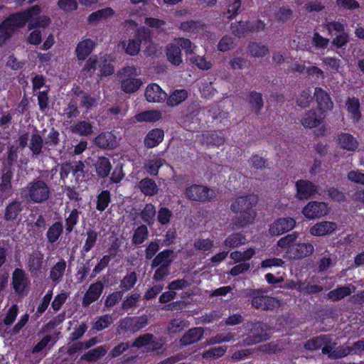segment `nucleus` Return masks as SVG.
Masks as SVG:
<instances>
[{"instance_id": "1", "label": "nucleus", "mask_w": 364, "mask_h": 364, "mask_svg": "<svg viewBox=\"0 0 364 364\" xmlns=\"http://www.w3.org/2000/svg\"><path fill=\"white\" fill-rule=\"evenodd\" d=\"M257 201V196L252 194L235 198L230 205V210L236 213L232 220V225L237 228H242L253 223L257 215L254 207Z\"/></svg>"}, {"instance_id": "2", "label": "nucleus", "mask_w": 364, "mask_h": 364, "mask_svg": "<svg viewBox=\"0 0 364 364\" xmlns=\"http://www.w3.org/2000/svg\"><path fill=\"white\" fill-rule=\"evenodd\" d=\"M304 348L310 351L316 350L321 348L323 355H327L330 359H339L344 358L347 349L338 348L337 343L333 341L331 335L324 334L313 337L308 340L304 345Z\"/></svg>"}, {"instance_id": "3", "label": "nucleus", "mask_w": 364, "mask_h": 364, "mask_svg": "<svg viewBox=\"0 0 364 364\" xmlns=\"http://www.w3.org/2000/svg\"><path fill=\"white\" fill-rule=\"evenodd\" d=\"M51 196V188L43 179L36 178L21 190V198L27 203L41 204Z\"/></svg>"}, {"instance_id": "4", "label": "nucleus", "mask_w": 364, "mask_h": 364, "mask_svg": "<svg viewBox=\"0 0 364 364\" xmlns=\"http://www.w3.org/2000/svg\"><path fill=\"white\" fill-rule=\"evenodd\" d=\"M41 11V7L36 5L23 12L11 15L0 25V38L4 41L9 38L15 30L23 27L29 18L38 15Z\"/></svg>"}, {"instance_id": "5", "label": "nucleus", "mask_w": 364, "mask_h": 364, "mask_svg": "<svg viewBox=\"0 0 364 364\" xmlns=\"http://www.w3.org/2000/svg\"><path fill=\"white\" fill-rule=\"evenodd\" d=\"M139 74V70L133 65L124 67L119 71L121 87L124 92L133 93L141 87L143 82L141 79L136 77Z\"/></svg>"}, {"instance_id": "6", "label": "nucleus", "mask_w": 364, "mask_h": 364, "mask_svg": "<svg viewBox=\"0 0 364 364\" xmlns=\"http://www.w3.org/2000/svg\"><path fill=\"white\" fill-rule=\"evenodd\" d=\"M149 324L146 315L140 316H127L120 319L117 323V331L119 334L134 333Z\"/></svg>"}, {"instance_id": "7", "label": "nucleus", "mask_w": 364, "mask_h": 364, "mask_svg": "<svg viewBox=\"0 0 364 364\" xmlns=\"http://www.w3.org/2000/svg\"><path fill=\"white\" fill-rule=\"evenodd\" d=\"M185 195L189 200L200 203L210 201L216 196L214 190L198 184H193L186 188Z\"/></svg>"}, {"instance_id": "8", "label": "nucleus", "mask_w": 364, "mask_h": 364, "mask_svg": "<svg viewBox=\"0 0 364 364\" xmlns=\"http://www.w3.org/2000/svg\"><path fill=\"white\" fill-rule=\"evenodd\" d=\"M252 306L262 311H272L280 306V301L269 296L261 290H255L252 294Z\"/></svg>"}, {"instance_id": "9", "label": "nucleus", "mask_w": 364, "mask_h": 364, "mask_svg": "<svg viewBox=\"0 0 364 364\" xmlns=\"http://www.w3.org/2000/svg\"><path fill=\"white\" fill-rule=\"evenodd\" d=\"M12 287L14 292L18 296H25L28 294L30 280L26 272L20 268H16L12 273Z\"/></svg>"}, {"instance_id": "10", "label": "nucleus", "mask_w": 364, "mask_h": 364, "mask_svg": "<svg viewBox=\"0 0 364 364\" xmlns=\"http://www.w3.org/2000/svg\"><path fill=\"white\" fill-rule=\"evenodd\" d=\"M247 328L251 331L252 336L247 338V343L252 345L269 338V336L266 333L268 326L263 322H247Z\"/></svg>"}, {"instance_id": "11", "label": "nucleus", "mask_w": 364, "mask_h": 364, "mask_svg": "<svg viewBox=\"0 0 364 364\" xmlns=\"http://www.w3.org/2000/svg\"><path fill=\"white\" fill-rule=\"evenodd\" d=\"M257 24V26L255 27V24L251 21H236L231 23L230 30L233 35L241 38L245 36L247 33L262 29L264 26L261 21H258Z\"/></svg>"}, {"instance_id": "12", "label": "nucleus", "mask_w": 364, "mask_h": 364, "mask_svg": "<svg viewBox=\"0 0 364 364\" xmlns=\"http://www.w3.org/2000/svg\"><path fill=\"white\" fill-rule=\"evenodd\" d=\"M328 213L326 203L318 201L309 202L302 210V213L309 219L318 218Z\"/></svg>"}, {"instance_id": "13", "label": "nucleus", "mask_w": 364, "mask_h": 364, "mask_svg": "<svg viewBox=\"0 0 364 364\" xmlns=\"http://www.w3.org/2000/svg\"><path fill=\"white\" fill-rule=\"evenodd\" d=\"M296 225V220L290 217L280 218L276 220L269 227V232L272 235H280L291 230Z\"/></svg>"}, {"instance_id": "14", "label": "nucleus", "mask_w": 364, "mask_h": 364, "mask_svg": "<svg viewBox=\"0 0 364 364\" xmlns=\"http://www.w3.org/2000/svg\"><path fill=\"white\" fill-rule=\"evenodd\" d=\"M103 290L104 284L101 281H97L90 284L87 291L83 296L82 306L87 308L92 303L96 301L102 295Z\"/></svg>"}, {"instance_id": "15", "label": "nucleus", "mask_w": 364, "mask_h": 364, "mask_svg": "<svg viewBox=\"0 0 364 364\" xmlns=\"http://www.w3.org/2000/svg\"><path fill=\"white\" fill-rule=\"evenodd\" d=\"M296 196L299 200L308 199L318 192V187L308 180H299L296 182Z\"/></svg>"}, {"instance_id": "16", "label": "nucleus", "mask_w": 364, "mask_h": 364, "mask_svg": "<svg viewBox=\"0 0 364 364\" xmlns=\"http://www.w3.org/2000/svg\"><path fill=\"white\" fill-rule=\"evenodd\" d=\"M28 148L31 151L32 155L36 157L48 155V154H46V148L45 146L43 136L37 130H35L31 134L29 139Z\"/></svg>"}, {"instance_id": "17", "label": "nucleus", "mask_w": 364, "mask_h": 364, "mask_svg": "<svg viewBox=\"0 0 364 364\" xmlns=\"http://www.w3.org/2000/svg\"><path fill=\"white\" fill-rule=\"evenodd\" d=\"M43 264V254L35 250L28 255L26 259L27 268L32 276H38L41 272Z\"/></svg>"}, {"instance_id": "18", "label": "nucleus", "mask_w": 364, "mask_h": 364, "mask_svg": "<svg viewBox=\"0 0 364 364\" xmlns=\"http://www.w3.org/2000/svg\"><path fill=\"white\" fill-rule=\"evenodd\" d=\"M314 251V247L311 243L297 242L296 245L291 247V250H288V253L291 258L299 259L311 255Z\"/></svg>"}, {"instance_id": "19", "label": "nucleus", "mask_w": 364, "mask_h": 364, "mask_svg": "<svg viewBox=\"0 0 364 364\" xmlns=\"http://www.w3.org/2000/svg\"><path fill=\"white\" fill-rule=\"evenodd\" d=\"M73 95L77 102H79L80 107H84L86 110L91 109L97 104V99L92 96L90 94L76 87L73 90Z\"/></svg>"}, {"instance_id": "20", "label": "nucleus", "mask_w": 364, "mask_h": 364, "mask_svg": "<svg viewBox=\"0 0 364 364\" xmlns=\"http://www.w3.org/2000/svg\"><path fill=\"white\" fill-rule=\"evenodd\" d=\"M314 97L317 102L318 109L322 112L326 110H331L333 109V102H332L329 95L322 88H315Z\"/></svg>"}, {"instance_id": "21", "label": "nucleus", "mask_w": 364, "mask_h": 364, "mask_svg": "<svg viewBox=\"0 0 364 364\" xmlns=\"http://www.w3.org/2000/svg\"><path fill=\"white\" fill-rule=\"evenodd\" d=\"M337 228L336 223L330 221H322L313 225L309 232L314 236H324L333 233Z\"/></svg>"}, {"instance_id": "22", "label": "nucleus", "mask_w": 364, "mask_h": 364, "mask_svg": "<svg viewBox=\"0 0 364 364\" xmlns=\"http://www.w3.org/2000/svg\"><path fill=\"white\" fill-rule=\"evenodd\" d=\"M324 117L318 115L315 110L306 112L300 119V122L305 128L312 129L318 127L323 121Z\"/></svg>"}, {"instance_id": "23", "label": "nucleus", "mask_w": 364, "mask_h": 364, "mask_svg": "<svg viewBox=\"0 0 364 364\" xmlns=\"http://www.w3.org/2000/svg\"><path fill=\"white\" fill-rule=\"evenodd\" d=\"M23 210L22 202L15 199L11 201L4 210V218L7 222L16 220Z\"/></svg>"}, {"instance_id": "24", "label": "nucleus", "mask_w": 364, "mask_h": 364, "mask_svg": "<svg viewBox=\"0 0 364 364\" xmlns=\"http://www.w3.org/2000/svg\"><path fill=\"white\" fill-rule=\"evenodd\" d=\"M95 127L92 124L87 120H81L74 123L70 127L72 133L78 134L82 136H88L94 134Z\"/></svg>"}, {"instance_id": "25", "label": "nucleus", "mask_w": 364, "mask_h": 364, "mask_svg": "<svg viewBox=\"0 0 364 364\" xmlns=\"http://www.w3.org/2000/svg\"><path fill=\"white\" fill-rule=\"evenodd\" d=\"M174 257V252L171 250H164L155 256L151 261V267L154 269L161 266H171Z\"/></svg>"}, {"instance_id": "26", "label": "nucleus", "mask_w": 364, "mask_h": 364, "mask_svg": "<svg viewBox=\"0 0 364 364\" xmlns=\"http://www.w3.org/2000/svg\"><path fill=\"white\" fill-rule=\"evenodd\" d=\"M95 144L102 149H112L117 146L116 137L112 132H102L95 139Z\"/></svg>"}, {"instance_id": "27", "label": "nucleus", "mask_w": 364, "mask_h": 364, "mask_svg": "<svg viewBox=\"0 0 364 364\" xmlns=\"http://www.w3.org/2000/svg\"><path fill=\"white\" fill-rule=\"evenodd\" d=\"M346 108L350 115V118L354 123L358 122L362 114L360 109V101L358 98L353 97H348L346 102Z\"/></svg>"}, {"instance_id": "28", "label": "nucleus", "mask_w": 364, "mask_h": 364, "mask_svg": "<svg viewBox=\"0 0 364 364\" xmlns=\"http://www.w3.org/2000/svg\"><path fill=\"white\" fill-rule=\"evenodd\" d=\"M204 333L201 327H196L189 329L180 339L181 346H188L200 341Z\"/></svg>"}, {"instance_id": "29", "label": "nucleus", "mask_w": 364, "mask_h": 364, "mask_svg": "<svg viewBox=\"0 0 364 364\" xmlns=\"http://www.w3.org/2000/svg\"><path fill=\"white\" fill-rule=\"evenodd\" d=\"M145 97L149 102H159L166 97V94L157 84L148 85L145 90Z\"/></svg>"}, {"instance_id": "30", "label": "nucleus", "mask_w": 364, "mask_h": 364, "mask_svg": "<svg viewBox=\"0 0 364 364\" xmlns=\"http://www.w3.org/2000/svg\"><path fill=\"white\" fill-rule=\"evenodd\" d=\"M337 141L339 146L349 151H354L358 147V141L348 133H341L338 135Z\"/></svg>"}, {"instance_id": "31", "label": "nucleus", "mask_w": 364, "mask_h": 364, "mask_svg": "<svg viewBox=\"0 0 364 364\" xmlns=\"http://www.w3.org/2000/svg\"><path fill=\"white\" fill-rule=\"evenodd\" d=\"M67 267L64 259H60L56 262L50 270L49 278L54 284L60 283L64 276Z\"/></svg>"}, {"instance_id": "32", "label": "nucleus", "mask_w": 364, "mask_h": 364, "mask_svg": "<svg viewBox=\"0 0 364 364\" xmlns=\"http://www.w3.org/2000/svg\"><path fill=\"white\" fill-rule=\"evenodd\" d=\"M247 102L250 106L251 111L259 115L264 107L262 95L256 91H252L247 95Z\"/></svg>"}, {"instance_id": "33", "label": "nucleus", "mask_w": 364, "mask_h": 364, "mask_svg": "<svg viewBox=\"0 0 364 364\" xmlns=\"http://www.w3.org/2000/svg\"><path fill=\"white\" fill-rule=\"evenodd\" d=\"M166 51L167 59L171 64L178 66L182 63L181 48L176 43L168 44Z\"/></svg>"}, {"instance_id": "34", "label": "nucleus", "mask_w": 364, "mask_h": 364, "mask_svg": "<svg viewBox=\"0 0 364 364\" xmlns=\"http://www.w3.org/2000/svg\"><path fill=\"white\" fill-rule=\"evenodd\" d=\"M164 131L155 129L150 131L144 139V145L147 148H154L159 145L164 139Z\"/></svg>"}, {"instance_id": "35", "label": "nucleus", "mask_w": 364, "mask_h": 364, "mask_svg": "<svg viewBox=\"0 0 364 364\" xmlns=\"http://www.w3.org/2000/svg\"><path fill=\"white\" fill-rule=\"evenodd\" d=\"M107 350L108 348L106 346H98L82 355L80 360L88 362H96L102 358L107 353Z\"/></svg>"}, {"instance_id": "36", "label": "nucleus", "mask_w": 364, "mask_h": 364, "mask_svg": "<svg viewBox=\"0 0 364 364\" xmlns=\"http://www.w3.org/2000/svg\"><path fill=\"white\" fill-rule=\"evenodd\" d=\"M94 46L95 44L90 39H86L80 42L75 50L77 58L80 60H84L91 53Z\"/></svg>"}, {"instance_id": "37", "label": "nucleus", "mask_w": 364, "mask_h": 364, "mask_svg": "<svg viewBox=\"0 0 364 364\" xmlns=\"http://www.w3.org/2000/svg\"><path fill=\"white\" fill-rule=\"evenodd\" d=\"M94 165L96 173L100 178L107 177L112 169V165L109 159L104 156L99 157Z\"/></svg>"}, {"instance_id": "38", "label": "nucleus", "mask_w": 364, "mask_h": 364, "mask_svg": "<svg viewBox=\"0 0 364 364\" xmlns=\"http://www.w3.org/2000/svg\"><path fill=\"white\" fill-rule=\"evenodd\" d=\"M60 133L53 127L50 128L47 136L43 139L46 154H50V151L60 144Z\"/></svg>"}, {"instance_id": "39", "label": "nucleus", "mask_w": 364, "mask_h": 364, "mask_svg": "<svg viewBox=\"0 0 364 364\" xmlns=\"http://www.w3.org/2000/svg\"><path fill=\"white\" fill-rule=\"evenodd\" d=\"M203 144L219 146L224 144L225 137L222 132H211L202 134Z\"/></svg>"}, {"instance_id": "40", "label": "nucleus", "mask_w": 364, "mask_h": 364, "mask_svg": "<svg viewBox=\"0 0 364 364\" xmlns=\"http://www.w3.org/2000/svg\"><path fill=\"white\" fill-rule=\"evenodd\" d=\"M140 191L147 196H152L157 193L158 186L153 179L145 178L140 181L138 184Z\"/></svg>"}, {"instance_id": "41", "label": "nucleus", "mask_w": 364, "mask_h": 364, "mask_svg": "<svg viewBox=\"0 0 364 364\" xmlns=\"http://www.w3.org/2000/svg\"><path fill=\"white\" fill-rule=\"evenodd\" d=\"M156 214L155 206L152 203H146L140 213V217L146 224L151 227L155 223Z\"/></svg>"}, {"instance_id": "42", "label": "nucleus", "mask_w": 364, "mask_h": 364, "mask_svg": "<svg viewBox=\"0 0 364 364\" xmlns=\"http://www.w3.org/2000/svg\"><path fill=\"white\" fill-rule=\"evenodd\" d=\"M18 308L16 304L12 305L9 309L8 310L4 318L3 319L2 322L0 323V332L1 334L4 336L6 333H5V329L3 328V325L5 326H11L14 321L16 320V318L18 314ZM7 331V328H6Z\"/></svg>"}, {"instance_id": "43", "label": "nucleus", "mask_w": 364, "mask_h": 364, "mask_svg": "<svg viewBox=\"0 0 364 364\" xmlns=\"http://www.w3.org/2000/svg\"><path fill=\"white\" fill-rule=\"evenodd\" d=\"M63 226L61 222L54 223L48 230L46 237L48 242L53 244L57 242L62 235Z\"/></svg>"}, {"instance_id": "44", "label": "nucleus", "mask_w": 364, "mask_h": 364, "mask_svg": "<svg viewBox=\"0 0 364 364\" xmlns=\"http://www.w3.org/2000/svg\"><path fill=\"white\" fill-rule=\"evenodd\" d=\"M351 287L355 289L354 286L341 287L328 292L327 296L333 301H338L349 296L352 293Z\"/></svg>"}, {"instance_id": "45", "label": "nucleus", "mask_w": 364, "mask_h": 364, "mask_svg": "<svg viewBox=\"0 0 364 364\" xmlns=\"http://www.w3.org/2000/svg\"><path fill=\"white\" fill-rule=\"evenodd\" d=\"M247 242L245 235L241 233H232L224 241V245L230 248H235Z\"/></svg>"}, {"instance_id": "46", "label": "nucleus", "mask_w": 364, "mask_h": 364, "mask_svg": "<svg viewBox=\"0 0 364 364\" xmlns=\"http://www.w3.org/2000/svg\"><path fill=\"white\" fill-rule=\"evenodd\" d=\"M98 238V232L93 229L86 231V240L82 247V253L89 252L95 245Z\"/></svg>"}, {"instance_id": "47", "label": "nucleus", "mask_w": 364, "mask_h": 364, "mask_svg": "<svg viewBox=\"0 0 364 364\" xmlns=\"http://www.w3.org/2000/svg\"><path fill=\"white\" fill-rule=\"evenodd\" d=\"M188 97L186 90H176L167 99L166 104L169 107H175L183 102Z\"/></svg>"}, {"instance_id": "48", "label": "nucleus", "mask_w": 364, "mask_h": 364, "mask_svg": "<svg viewBox=\"0 0 364 364\" xmlns=\"http://www.w3.org/2000/svg\"><path fill=\"white\" fill-rule=\"evenodd\" d=\"M36 15H33L28 20V28L29 30L35 29L37 28H46L48 27L50 23V18L47 16H41L35 18Z\"/></svg>"}, {"instance_id": "49", "label": "nucleus", "mask_w": 364, "mask_h": 364, "mask_svg": "<svg viewBox=\"0 0 364 364\" xmlns=\"http://www.w3.org/2000/svg\"><path fill=\"white\" fill-rule=\"evenodd\" d=\"M149 237V230L145 225H139L134 230L132 235V243L136 245L142 244Z\"/></svg>"}, {"instance_id": "50", "label": "nucleus", "mask_w": 364, "mask_h": 364, "mask_svg": "<svg viewBox=\"0 0 364 364\" xmlns=\"http://www.w3.org/2000/svg\"><path fill=\"white\" fill-rule=\"evenodd\" d=\"M137 122H154L161 118V113L156 110L142 112L135 116Z\"/></svg>"}, {"instance_id": "51", "label": "nucleus", "mask_w": 364, "mask_h": 364, "mask_svg": "<svg viewBox=\"0 0 364 364\" xmlns=\"http://www.w3.org/2000/svg\"><path fill=\"white\" fill-rule=\"evenodd\" d=\"M82 212L76 208L73 209L68 215L65 218V230L67 233H70L75 226L77 224L80 215Z\"/></svg>"}, {"instance_id": "52", "label": "nucleus", "mask_w": 364, "mask_h": 364, "mask_svg": "<svg viewBox=\"0 0 364 364\" xmlns=\"http://www.w3.org/2000/svg\"><path fill=\"white\" fill-rule=\"evenodd\" d=\"M248 50L252 56L255 58H262L269 53L267 46L257 42H252L248 46Z\"/></svg>"}, {"instance_id": "53", "label": "nucleus", "mask_w": 364, "mask_h": 364, "mask_svg": "<svg viewBox=\"0 0 364 364\" xmlns=\"http://www.w3.org/2000/svg\"><path fill=\"white\" fill-rule=\"evenodd\" d=\"M179 28L185 32L197 33L203 30V25L200 21L190 20L181 23Z\"/></svg>"}, {"instance_id": "54", "label": "nucleus", "mask_w": 364, "mask_h": 364, "mask_svg": "<svg viewBox=\"0 0 364 364\" xmlns=\"http://www.w3.org/2000/svg\"><path fill=\"white\" fill-rule=\"evenodd\" d=\"M175 43L181 47L188 57L194 55L196 46L190 39L185 38H177L174 39Z\"/></svg>"}, {"instance_id": "55", "label": "nucleus", "mask_w": 364, "mask_h": 364, "mask_svg": "<svg viewBox=\"0 0 364 364\" xmlns=\"http://www.w3.org/2000/svg\"><path fill=\"white\" fill-rule=\"evenodd\" d=\"M111 202V193L108 190L102 191L97 197L96 209L104 211Z\"/></svg>"}, {"instance_id": "56", "label": "nucleus", "mask_w": 364, "mask_h": 364, "mask_svg": "<svg viewBox=\"0 0 364 364\" xmlns=\"http://www.w3.org/2000/svg\"><path fill=\"white\" fill-rule=\"evenodd\" d=\"M164 163L165 160L160 158L148 160L144 164V168L151 175L156 176L158 174L159 169L164 165Z\"/></svg>"}, {"instance_id": "57", "label": "nucleus", "mask_w": 364, "mask_h": 364, "mask_svg": "<svg viewBox=\"0 0 364 364\" xmlns=\"http://www.w3.org/2000/svg\"><path fill=\"white\" fill-rule=\"evenodd\" d=\"M140 39H129L122 43L126 53L130 55H135L139 53L141 46Z\"/></svg>"}, {"instance_id": "58", "label": "nucleus", "mask_w": 364, "mask_h": 364, "mask_svg": "<svg viewBox=\"0 0 364 364\" xmlns=\"http://www.w3.org/2000/svg\"><path fill=\"white\" fill-rule=\"evenodd\" d=\"M137 279V274L135 272L127 273L121 280L120 288L124 291L130 290L136 284Z\"/></svg>"}, {"instance_id": "59", "label": "nucleus", "mask_w": 364, "mask_h": 364, "mask_svg": "<svg viewBox=\"0 0 364 364\" xmlns=\"http://www.w3.org/2000/svg\"><path fill=\"white\" fill-rule=\"evenodd\" d=\"M113 14V10L109 7L100 9L92 13L88 17V21L90 23H96L109 16H112Z\"/></svg>"}, {"instance_id": "60", "label": "nucleus", "mask_w": 364, "mask_h": 364, "mask_svg": "<svg viewBox=\"0 0 364 364\" xmlns=\"http://www.w3.org/2000/svg\"><path fill=\"white\" fill-rule=\"evenodd\" d=\"M227 347L218 346L204 351L202 357L204 359L215 360L222 357L226 352Z\"/></svg>"}, {"instance_id": "61", "label": "nucleus", "mask_w": 364, "mask_h": 364, "mask_svg": "<svg viewBox=\"0 0 364 364\" xmlns=\"http://www.w3.org/2000/svg\"><path fill=\"white\" fill-rule=\"evenodd\" d=\"M298 233L293 232L291 234H289L285 237H282L278 242L277 245L281 248H288L289 250H291V247L296 245L297 244V238Z\"/></svg>"}, {"instance_id": "62", "label": "nucleus", "mask_w": 364, "mask_h": 364, "mask_svg": "<svg viewBox=\"0 0 364 364\" xmlns=\"http://www.w3.org/2000/svg\"><path fill=\"white\" fill-rule=\"evenodd\" d=\"M323 289V287L312 284L311 283H306L304 282H299L298 290L300 292L306 294H316L322 291Z\"/></svg>"}, {"instance_id": "63", "label": "nucleus", "mask_w": 364, "mask_h": 364, "mask_svg": "<svg viewBox=\"0 0 364 364\" xmlns=\"http://www.w3.org/2000/svg\"><path fill=\"white\" fill-rule=\"evenodd\" d=\"M98 69L100 70L101 76H109L114 73V66L108 61L105 56L99 58Z\"/></svg>"}, {"instance_id": "64", "label": "nucleus", "mask_w": 364, "mask_h": 364, "mask_svg": "<svg viewBox=\"0 0 364 364\" xmlns=\"http://www.w3.org/2000/svg\"><path fill=\"white\" fill-rule=\"evenodd\" d=\"M173 216L172 211L166 207H161L157 211V220L161 225H168Z\"/></svg>"}]
</instances>
